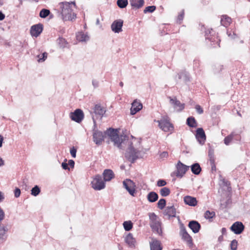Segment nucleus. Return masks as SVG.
Segmentation results:
<instances>
[{
	"instance_id": "c03bdc74",
	"label": "nucleus",
	"mask_w": 250,
	"mask_h": 250,
	"mask_svg": "<svg viewBox=\"0 0 250 250\" xmlns=\"http://www.w3.org/2000/svg\"><path fill=\"white\" fill-rule=\"evenodd\" d=\"M223 69V66L220 64H216L214 65L213 71L214 73L220 72Z\"/></svg>"
},
{
	"instance_id": "2f4dec72",
	"label": "nucleus",
	"mask_w": 250,
	"mask_h": 250,
	"mask_svg": "<svg viewBox=\"0 0 250 250\" xmlns=\"http://www.w3.org/2000/svg\"><path fill=\"white\" fill-rule=\"evenodd\" d=\"M7 229L5 227L0 226V244L3 243L5 240L4 234Z\"/></svg>"
},
{
	"instance_id": "a18cd8bd",
	"label": "nucleus",
	"mask_w": 250,
	"mask_h": 250,
	"mask_svg": "<svg viewBox=\"0 0 250 250\" xmlns=\"http://www.w3.org/2000/svg\"><path fill=\"white\" fill-rule=\"evenodd\" d=\"M213 32V31L212 30V29H208L207 30H206L205 31V34L206 39L208 40V41H211L212 38H210V36H211L212 35Z\"/></svg>"
},
{
	"instance_id": "864d4df0",
	"label": "nucleus",
	"mask_w": 250,
	"mask_h": 250,
	"mask_svg": "<svg viewBox=\"0 0 250 250\" xmlns=\"http://www.w3.org/2000/svg\"><path fill=\"white\" fill-rule=\"evenodd\" d=\"M77 149L75 147H72L70 150V153L73 158H75L76 156Z\"/></svg>"
},
{
	"instance_id": "6e6d98bb",
	"label": "nucleus",
	"mask_w": 250,
	"mask_h": 250,
	"mask_svg": "<svg viewBox=\"0 0 250 250\" xmlns=\"http://www.w3.org/2000/svg\"><path fill=\"white\" fill-rule=\"evenodd\" d=\"M67 161L66 159L65 160V161L62 163V167L63 169L65 170H69L70 168L68 166V164L66 163V161Z\"/></svg>"
},
{
	"instance_id": "9d476101",
	"label": "nucleus",
	"mask_w": 250,
	"mask_h": 250,
	"mask_svg": "<svg viewBox=\"0 0 250 250\" xmlns=\"http://www.w3.org/2000/svg\"><path fill=\"white\" fill-rule=\"evenodd\" d=\"M105 137L104 132L95 129H93V141L97 145H100L104 140V138Z\"/></svg>"
},
{
	"instance_id": "ea45409f",
	"label": "nucleus",
	"mask_w": 250,
	"mask_h": 250,
	"mask_svg": "<svg viewBox=\"0 0 250 250\" xmlns=\"http://www.w3.org/2000/svg\"><path fill=\"white\" fill-rule=\"evenodd\" d=\"M215 215V213L214 211H210L209 210H207L205 214L204 217L207 219H211L214 217Z\"/></svg>"
},
{
	"instance_id": "393cba45",
	"label": "nucleus",
	"mask_w": 250,
	"mask_h": 250,
	"mask_svg": "<svg viewBox=\"0 0 250 250\" xmlns=\"http://www.w3.org/2000/svg\"><path fill=\"white\" fill-rule=\"evenodd\" d=\"M159 198L158 194L154 191L149 192L147 195V199L150 203H154L158 200Z\"/></svg>"
},
{
	"instance_id": "79ce46f5",
	"label": "nucleus",
	"mask_w": 250,
	"mask_h": 250,
	"mask_svg": "<svg viewBox=\"0 0 250 250\" xmlns=\"http://www.w3.org/2000/svg\"><path fill=\"white\" fill-rule=\"evenodd\" d=\"M166 205V200L164 198H162L160 199V200L157 203V206L160 209H163L164 208Z\"/></svg>"
},
{
	"instance_id": "72a5a7b5",
	"label": "nucleus",
	"mask_w": 250,
	"mask_h": 250,
	"mask_svg": "<svg viewBox=\"0 0 250 250\" xmlns=\"http://www.w3.org/2000/svg\"><path fill=\"white\" fill-rule=\"evenodd\" d=\"M123 226L125 231H129L133 228V223L131 221H125L123 223Z\"/></svg>"
},
{
	"instance_id": "423d86ee",
	"label": "nucleus",
	"mask_w": 250,
	"mask_h": 250,
	"mask_svg": "<svg viewBox=\"0 0 250 250\" xmlns=\"http://www.w3.org/2000/svg\"><path fill=\"white\" fill-rule=\"evenodd\" d=\"M104 182L105 181L103 180L102 176L97 174L95 175L91 184L92 187L95 190H100L105 188V185Z\"/></svg>"
},
{
	"instance_id": "e2e57ef3",
	"label": "nucleus",
	"mask_w": 250,
	"mask_h": 250,
	"mask_svg": "<svg viewBox=\"0 0 250 250\" xmlns=\"http://www.w3.org/2000/svg\"><path fill=\"white\" fill-rule=\"evenodd\" d=\"M5 18V15L0 11V21H2Z\"/></svg>"
},
{
	"instance_id": "cd10ccee",
	"label": "nucleus",
	"mask_w": 250,
	"mask_h": 250,
	"mask_svg": "<svg viewBox=\"0 0 250 250\" xmlns=\"http://www.w3.org/2000/svg\"><path fill=\"white\" fill-rule=\"evenodd\" d=\"M125 241L130 247L134 246L135 240L133 237V235L131 233H129L127 235L125 238Z\"/></svg>"
},
{
	"instance_id": "09e8293b",
	"label": "nucleus",
	"mask_w": 250,
	"mask_h": 250,
	"mask_svg": "<svg viewBox=\"0 0 250 250\" xmlns=\"http://www.w3.org/2000/svg\"><path fill=\"white\" fill-rule=\"evenodd\" d=\"M237 241L235 239L233 240L230 244V247L231 250H236L237 248Z\"/></svg>"
},
{
	"instance_id": "f3484780",
	"label": "nucleus",
	"mask_w": 250,
	"mask_h": 250,
	"mask_svg": "<svg viewBox=\"0 0 250 250\" xmlns=\"http://www.w3.org/2000/svg\"><path fill=\"white\" fill-rule=\"evenodd\" d=\"M188 226L194 233H198L201 227L200 223L195 220L189 221Z\"/></svg>"
},
{
	"instance_id": "13d9d810",
	"label": "nucleus",
	"mask_w": 250,
	"mask_h": 250,
	"mask_svg": "<svg viewBox=\"0 0 250 250\" xmlns=\"http://www.w3.org/2000/svg\"><path fill=\"white\" fill-rule=\"evenodd\" d=\"M168 152L167 151H164L160 154V157L161 158H167L168 157Z\"/></svg>"
},
{
	"instance_id": "37998d69",
	"label": "nucleus",
	"mask_w": 250,
	"mask_h": 250,
	"mask_svg": "<svg viewBox=\"0 0 250 250\" xmlns=\"http://www.w3.org/2000/svg\"><path fill=\"white\" fill-rule=\"evenodd\" d=\"M48 54L46 52H44L42 54H39L37 55V57L39 58L38 61V62H44L47 57Z\"/></svg>"
},
{
	"instance_id": "de8ad7c7",
	"label": "nucleus",
	"mask_w": 250,
	"mask_h": 250,
	"mask_svg": "<svg viewBox=\"0 0 250 250\" xmlns=\"http://www.w3.org/2000/svg\"><path fill=\"white\" fill-rule=\"evenodd\" d=\"M180 235L181 236L183 235L186 234L188 233L186 230V227H185V226L183 224H180Z\"/></svg>"
},
{
	"instance_id": "5fc2aeb1",
	"label": "nucleus",
	"mask_w": 250,
	"mask_h": 250,
	"mask_svg": "<svg viewBox=\"0 0 250 250\" xmlns=\"http://www.w3.org/2000/svg\"><path fill=\"white\" fill-rule=\"evenodd\" d=\"M21 190L19 188H16L14 190V196L15 197L18 198L20 196Z\"/></svg>"
},
{
	"instance_id": "dca6fc26",
	"label": "nucleus",
	"mask_w": 250,
	"mask_h": 250,
	"mask_svg": "<svg viewBox=\"0 0 250 250\" xmlns=\"http://www.w3.org/2000/svg\"><path fill=\"white\" fill-rule=\"evenodd\" d=\"M143 107L142 104L135 100L132 103V106L130 109V114L131 115L135 114L139 111Z\"/></svg>"
},
{
	"instance_id": "ddd939ff",
	"label": "nucleus",
	"mask_w": 250,
	"mask_h": 250,
	"mask_svg": "<svg viewBox=\"0 0 250 250\" xmlns=\"http://www.w3.org/2000/svg\"><path fill=\"white\" fill-rule=\"evenodd\" d=\"M43 30V25L38 23L32 25L30 29V34L32 37H38Z\"/></svg>"
},
{
	"instance_id": "1a4fd4ad",
	"label": "nucleus",
	"mask_w": 250,
	"mask_h": 250,
	"mask_svg": "<svg viewBox=\"0 0 250 250\" xmlns=\"http://www.w3.org/2000/svg\"><path fill=\"white\" fill-rule=\"evenodd\" d=\"M69 117L72 121L80 123L84 118V113L82 109L78 108L74 112H70Z\"/></svg>"
},
{
	"instance_id": "a878e982",
	"label": "nucleus",
	"mask_w": 250,
	"mask_h": 250,
	"mask_svg": "<svg viewBox=\"0 0 250 250\" xmlns=\"http://www.w3.org/2000/svg\"><path fill=\"white\" fill-rule=\"evenodd\" d=\"M190 167L192 172L195 175H199L202 170V168L198 163L193 164Z\"/></svg>"
},
{
	"instance_id": "7ed1b4c3",
	"label": "nucleus",
	"mask_w": 250,
	"mask_h": 250,
	"mask_svg": "<svg viewBox=\"0 0 250 250\" xmlns=\"http://www.w3.org/2000/svg\"><path fill=\"white\" fill-rule=\"evenodd\" d=\"M125 144L128 146L125 154V157L131 163H134L138 158V151L133 146L132 143L128 139H126Z\"/></svg>"
},
{
	"instance_id": "c85d7f7f",
	"label": "nucleus",
	"mask_w": 250,
	"mask_h": 250,
	"mask_svg": "<svg viewBox=\"0 0 250 250\" xmlns=\"http://www.w3.org/2000/svg\"><path fill=\"white\" fill-rule=\"evenodd\" d=\"M231 22V19L227 15H224L222 16L221 23L224 26H229Z\"/></svg>"
},
{
	"instance_id": "f8f14e48",
	"label": "nucleus",
	"mask_w": 250,
	"mask_h": 250,
	"mask_svg": "<svg viewBox=\"0 0 250 250\" xmlns=\"http://www.w3.org/2000/svg\"><path fill=\"white\" fill-rule=\"evenodd\" d=\"M245 229V226L241 222L237 221L234 222L230 227V229L234 234L239 235L241 234Z\"/></svg>"
},
{
	"instance_id": "6e6552de",
	"label": "nucleus",
	"mask_w": 250,
	"mask_h": 250,
	"mask_svg": "<svg viewBox=\"0 0 250 250\" xmlns=\"http://www.w3.org/2000/svg\"><path fill=\"white\" fill-rule=\"evenodd\" d=\"M189 166H188L183 164L180 161H179L176 165V172L173 173L176 177L182 178L188 170Z\"/></svg>"
},
{
	"instance_id": "20e7f679",
	"label": "nucleus",
	"mask_w": 250,
	"mask_h": 250,
	"mask_svg": "<svg viewBox=\"0 0 250 250\" xmlns=\"http://www.w3.org/2000/svg\"><path fill=\"white\" fill-rule=\"evenodd\" d=\"M149 217L150 219V226L154 232L159 235L162 233V230L161 228V223L158 217L154 213H149Z\"/></svg>"
},
{
	"instance_id": "e433bc0d",
	"label": "nucleus",
	"mask_w": 250,
	"mask_h": 250,
	"mask_svg": "<svg viewBox=\"0 0 250 250\" xmlns=\"http://www.w3.org/2000/svg\"><path fill=\"white\" fill-rule=\"evenodd\" d=\"M127 0H117V4L120 8H124L126 7L128 4Z\"/></svg>"
},
{
	"instance_id": "f257e3e1",
	"label": "nucleus",
	"mask_w": 250,
	"mask_h": 250,
	"mask_svg": "<svg viewBox=\"0 0 250 250\" xmlns=\"http://www.w3.org/2000/svg\"><path fill=\"white\" fill-rule=\"evenodd\" d=\"M72 4L75 5V2H62L59 3L57 8V16L64 21H72L76 17V14L73 12Z\"/></svg>"
},
{
	"instance_id": "4be33fe9",
	"label": "nucleus",
	"mask_w": 250,
	"mask_h": 250,
	"mask_svg": "<svg viewBox=\"0 0 250 250\" xmlns=\"http://www.w3.org/2000/svg\"><path fill=\"white\" fill-rule=\"evenodd\" d=\"M133 9H138L141 8L144 4V0H129Z\"/></svg>"
},
{
	"instance_id": "0eeeda50",
	"label": "nucleus",
	"mask_w": 250,
	"mask_h": 250,
	"mask_svg": "<svg viewBox=\"0 0 250 250\" xmlns=\"http://www.w3.org/2000/svg\"><path fill=\"white\" fill-rule=\"evenodd\" d=\"M123 184L124 188L126 189L129 193L131 196H135L136 194V185L135 183L130 179H126L123 181Z\"/></svg>"
},
{
	"instance_id": "b1692460",
	"label": "nucleus",
	"mask_w": 250,
	"mask_h": 250,
	"mask_svg": "<svg viewBox=\"0 0 250 250\" xmlns=\"http://www.w3.org/2000/svg\"><path fill=\"white\" fill-rule=\"evenodd\" d=\"M150 250H162L160 242L157 240H153L150 242Z\"/></svg>"
},
{
	"instance_id": "c9c22d12",
	"label": "nucleus",
	"mask_w": 250,
	"mask_h": 250,
	"mask_svg": "<svg viewBox=\"0 0 250 250\" xmlns=\"http://www.w3.org/2000/svg\"><path fill=\"white\" fill-rule=\"evenodd\" d=\"M50 14V11L49 10L47 9H42L41 10L39 16L42 18H45L47 16H48Z\"/></svg>"
},
{
	"instance_id": "c756f323",
	"label": "nucleus",
	"mask_w": 250,
	"mask_h": 250,
	"mask_svg": "<svg viewBox=\"0 0 250 250\" xmlns=\"http://www.w3.org/2000/svg\"><path fill=\"white\" fill-rule=\"evenodd\" d=\"M186 123L188 126L190 127H196L197 123L194 117L192 116L189 117L187 118Z\"/></svg>"
},
{
	"instance_id": "5701e85b",
	"label": "nucleus",
	"mask_w": 250,
	"mask_h": 250,
	"mask_svg": "<svg viewBox=\"0 0 250 250\" xmlns=\"http://www.w3.org/2000/svg\"><path fill=\"white\" fill-rule=\"evenodd\" d=\"M179 79L183 80L185 83L190 81V76L189 73L187 71H182L177 74Z\"/></svg>"
},
{
	"instance_id": "39448f33",
	"label": "nucleus",
	"mask_w": 250,
	"mask_h": 250,
	"mask_svg": "<svg viewBox=\"0 0 250 250\" xmlns=\"http://www.w3.org/2000/svg\"><path fill=\"white\" fill-rule=\"evenodd\" d=\"M169 118L167 116L162 117L160 120L156 122L158 123L159 127L165 132L172 131L173 129V126L170 123Z\"/></svg>"
},
{
	"instance_id": "0e129e2a",
	"label": "nucleus",
	"mask_w": 250,
	"mask_h": 250,
	"mask_svg": "<svg viewBox=\"0 0 250 250\" xmlns=\"http://www.w3.org/2000/svg\"><path fill=\"white\" fill-rule=\"evenodd\" d=\"M193 65H194V67H198L199 65V62L198 61L194 60Z\"/></svg>"
},
{
	"instance_id": "bb28decb",
	"label": "nucleus",
	"mask_w": 250,
	"mask_h": 250,
	"mask_svg": "<svg viewBox=\"0 0 250 250\" xmlns=\"http://www.w3.org/2000/svg\"><path fill=\"white\" fill-rule=\"evenodd\" d=\"M182 239L187 242V245L189 247H192L193 245L192 238L188 233L183 235L182 236Z\"/></svg>"
},
{
	"instance_id": "58836bf2",
	"label": "nucleus",
	"mask_w": 250,
	"mask_h": 250,
	"mask_svg": "<svg viewBox=\"0 0 250 250\" xmlns=\"http://www.w3.org/2000/svg\"><path fill=\"white\" fill-rule=\"evenodd\" d=\"M208 155L209 158L210 164H213V162H215V158L214 156V150L212 148H210L209 149Z\"/></svg>"
},
{
	"instance_id": "052dcab7",
	"label": "nucleus",
	"mask_w": 250,
	"mask_h": 250,
	"mask_svg": "<svg viewBox=\"0 0 250 250\" xmlns=\"http://www.w3.org/2000/svg\"><path fill=\"white\" fill-rule=\"evenodd\" d=\"M92 83L94 88H97L99 86V82L98 81L96 80H93Z\"/></svg>"
},
{
	"instance_id": "a19ab883",
	"label": "nucleus",
	"mask_w": 250,
	"mask_h": 250,
	"mask_svg": "<svg viewBox=\"0 0 250 250\" xmlns=\"http://www.w3.org/2000/svg\"><path fill=\"white\" fill-rule=\"evenodd\" d=\"M57 41L58 44L60 45V47L64 48V47H66V45L67 43H66L65 40L64 38L59 37L58 39V40H57Z\"/></svg>"
},
{
	"instance_id": "3c124183",
	"label": "nucleus",
	"mask_w": 250,
	"mask_h": 250,
	"mask_svg": "<svg viewBox=\"0 0 250 250\" xmlns=\"http://www.w3.org/2000/svg\"><path fill=\"white\" fill-rule=\"evenodd\" d=\"M167 185V182L165 180L160 179L157 182V186L158 187H164Z\"/></svg>"
},
{
	"instance_id": "69168bd1",
	"label": "nucleus",
	"mask_w": 250,
	"mask_h": 250,
	"mask_svg": "<svg viewBox=\"0 0 250 250\" xmlns=\"http://www.w3.org/2000/svg\"><path fill=\"white\" fill-rule=\"evenodd\" d=\"M211 167V170H216V166L215 165V162H213V164H210Z\"/></svg>"
},
{
	"instance_id": "4d7b16f0",
	"label": "nucleus",
	"mask_w": 250,
	"mask_h": 250,
	"mask_svg": "<svg viewBox=\"0 0 250 250\" xmlns=\"http://www.w3.org/2000/svg\"><path fill=\"white\" fill-rule=\"evenodd\" d=\"M234 135L233 140H234L237 142L240 141L241 140V136H240V134L236 133L235 132H234Z\"/></svg>"
},
{
	"instance_id": "49530a36",
	"label": "nucleus",
	"mask_w": 250,
	"mask_h": 250,
	"mask_svg": "<svg viewBox=\"0 0 250 250\" xmlns=\"http://www.w3.org/2000/svg\"><path fill=\"white\" fill-rule=\"evenodd\" d=\"M156 7L155 6H148L145 8V9L144 10V13H152L156 10Z\"/></svg>"
},
{
	"instance_id": "f03ea898",
	"label": "nucleus",
	"mask_w": 250,
	"mask_h": 250,
	"mask_svg": "<svg viewBox=\"0 0 250 250\" xmlns=\"http://www.w3.org/2000/svg\"><path fill=\"white\" fill-rule=\"evenodd\" d=\"M117 129L109 128L104 131L105 136L107 135L110 140L114 143V146H117L119 149H124L123 145L125 144L126 138L125 135H121L119 137Z\"/></svg>"
},
{
	"instance_id": "6ab92c4d",
	"label": "nucleus",
	"mask_w": 250,
	"mask_h": 250,
	"mask_svg": "<svg viewBox=\"0 0 250 250\" xmlns=\"http://www.w3.org/2000/svg\"><path fill=\"white\" fill-rule=\"evenodd\" d=\"M176 208L173 206H171L166 207L164 214L168 216L169 217H174L176 216Z\"/></svg>"
},
{
	"instance_id": "473e14b6",
	"label": "nucleus",
	"mask_w": 250,
	"mask_h": 250,
	"mask_svg": "<svg viewBox=\"0 0 250 250\" xmlns=\"http://www.w3.org/2000/svg\"><path fill=\"white\" fill-rule=\"evenodd\" d=\"M234 135V132H232L229 135L224 138V144L228 146L229 145L230 143L233 140Z\"/></svg>"
},
{
	"instance_id": "680f3d73",
	"label": "nucleus",
	"mask_w": 250,
	"mask_h": 250,
	"mask_svg": "<svg viewBox=\"0 0 250 250\" xmlns=\"http://www.w3.org/2000/svg\"><path fill=\"white\" fill-rule=\"evenodd\" d=\"M68 166H70V167H73L75 165V162L73 160H69L68 162Z\"/></svg>"
},
{
	"instance_id": "aec40b11",
	"label": "nucleus",
	"mask_w": 250,
	"mask_h": 250,
	"mask_svg": "<svg viewBox=\"0 0 250 250\" xmlns=\"http://www.w3.org/2000/svg\"><path fill=\"white\" fill-rule=\"evenodd\" d=\"M104 181H109L114 177L113 171L109 169H105L103 173Z\"/></svg>"
},
{
	"instance_id": "bf43d9fd",
	"label": "nucleus",
	"mask_w": 250,
	"mask_h": 250,
	"mask_svg": "<svg viewBox=\"0 0 250 250\" xmlns=\"http://www.w3.org/2000/svg\"><path fill=\"white\" fill-rule=\"evenodd\" d=\"M210 38H212L211 41H209L211 43L213 42V44H214L215 42H216L217 43L218 42V40L217 39V38L215 36H213L212 35L211 36H210Z\"/></svg>"
},
{
	"instance_id": "2eb2a0df",
	"label": "nucleus",
	"mask_w": 250,
	"mask_h": 250,
	"mask_svg": "<svg viewBox=\"0 0 250 250\" xmlns=\"http://www.w3.org/2000/svg\"><path fill=\"white\" fill-rule=\"evenodd\" d=\"M123 23V21L121 19L114 21L111 25L112 31L116 33H119L121 32L122 31Z\"/></svg>"
},
{
	"instance_id": "a211bd4d",
	"label": "nucleus",
	"mask_w": 250,
	"mask_h": 250,
	"mask_svg": "<svg viewBox=\"0 0 250 250\" xmlns=\"http://www.w3.org/2000/svg\"><path fill=\"white\" fill-rule=\"evenodd\" d=\"M93 112L95 115L100 116L102 118L106 112L105 108L100 104H96L94 107Z\"/></svg>"
},
{
	"instance_id": "603ef678",
	"label": "nucleus",
	"mask_w": 250,
	"mask_h": 250,
	"mask_svg": "<svg viewBox=\"0 0 250 250\" xmlns=\"http://www.w3.org/2000/svg\"><path fill=\"white\" fill-rule=\"evenodd\" d=\"M195 108L199 114H202L204 112L202 107L199 104L196 105Z\"/></svg>"
},
{
	"instance_id": "7c9ffc66",
	"label": "nucleus",
	"mask_w": 250,
	"mask_h": 250,
	"mask_svg": "<svg viewBox=\"0 0 250 250\" xmlns=\"http://www.w3.org/2000/svg\"><path fill=\"white\" fill-rule=\"evenodd\" d=\"M77 40L80 42H86L89 40V37L87 34L83 32L79 33L76 36Z\"/></svg>"
},
{
	"instance_id": "338daca9",
	"label": "nucleus",
	"mask_w": 250,
	"mask_h": 250,
	"mask_svg": "<svg viewBox=\"0 0 250 250\" xmlns=\"http://www.w3.org/2000/svg\"><path fill=\"white\" fill-rule=\"evenodd\" d=\"M4 197L2 192L0 191V202H1L4 199Z\"/></svg>"
},
{
	"instance_id": "4c0bfd02",
	"label": "nucleus",
	"mask_w": 250,
	"mask_h": 250,
	"mask_svg": "<svg viewBox=\"0 0 250 250\" xmlns=\"http://www.w3.org/2000/svg\"><path fill=\"white\" fill-rule=\"evenodd\" d=\"M31 191V195H32L34 196H37L40 193L41 189L38 186L36 185L32 188Z\"/></svg>"
},
{
	"instance_id": "9b49d317",
	"label": "nucleus",
	"mask_w": 250,
	"mask_h": 250,
	"mask_svg": "<svg viewBox=\"0 0 250 250\" xmlns=\"http://www.w3.org/2000/svg\"><path fill=\"white\" fill-rule=\"evenodd\" d=\"M170 104L172 105L173 108L177 112L182 111L185 108V104H182L180 101L178 100L176 97L172 98L168 97Z\"/></svg>"
},
{
	"instance_id": "412c9836",
	"label": "nucleus",
	"mask_w": 250,
	"mask_h": 250,
	"mask_svg": "<svg viewBox=\"0 0 250 250\" xmlns=\"http://www.w3.org/2000/svg\"><path fill=\"white\" fill-rule=\"evenodd\" d=\"M184 200L185 204L188 206L195 207L197 205V200L194 197L188 195L184 197Z\"/></svg>"
},
{
	"instance_id": "f704fd0d",
	"label": "nucleus",
	"mask_w": 250,
	"mask_h": 250,
	"mask_svg": "<svg viewBox=\"0 0 250 250\" xmlns=\"http://www.w3.org/2000/svg\"><path fill=\"white\" fill-rule=\"evenodd\" d=\"M170 189L167 187H164L160 190V193L163 197H166L169 195Z\"/></svg>"
},
{
	"instance_id": "774afa93",
	"label": "nucleus",
	"mask_w": 250,
	"mask_h": 250,
	"mask_svg": "<svg viewBox=\"0 0 250 250\" xmlns=\"http://www.w3.org/2000/svg\"><path fill=\"white\" fill-rule=\"evenodd\" d=\"M221 232L222 233V235H225L227 233V229L225 228H223L221 229Z\"/></svg>"
},
{
	"instance_id": "8fccbe9b",
	"label": "nucleus",
	"mask_w": 250,
	"mask_h": 250,
	"mask_svg": "<svg viewBox=\"0 0 250 250\" xmlns=\"http://www.w3.org/2000/svg\"><path fill=\"white\" fill-rule=\"evenodd\" d=\"M184 16V11L183 10L179 14L177 19V22L179 23H181L183 21Z\"/></svg>"
},
{
	"instance_id": "4468645a",
	"label": "nucleus",
	"mask_w": 250,
	"mask_h": 250,
	"mask_svg": "<svg viewBox=\"0 0 250 250\" xmlns=\"http://www.w3.org/2000/svg\"><path fill=\"white\" fill-rule=\"evenodd\" d=\"M195 136L200 144L202 145L204 144L206 140V136L202 128L200 127L197 129Z\"/></svg>"
}]
</instances>
